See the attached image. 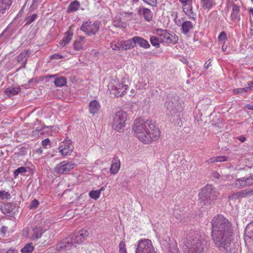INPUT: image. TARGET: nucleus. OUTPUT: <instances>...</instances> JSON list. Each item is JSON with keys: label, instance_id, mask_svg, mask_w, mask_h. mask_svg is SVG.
<instances>
[{"label": "nucleus", "instance_id": "f257e3e1", "mask_svg": "<svg viewBox=\"0 0 253 253\" xmlns=\"http://www.w3.org/2000/svg\"><path fill=\"white\" fill-rule=\"evenodd\" d=\"M211 223V240L215 246L220 251L231 253L233 236L232 223L221 214L214 216Z\"/></svg>", "mask_w": 253, "mask_h": 253}, {"label": "nucleus", "instance_id": "f03ea898", "mask_svg": "<svg viewBox=\"0 0 253 253\" xmlns=\"http://www.w3.org/2000/svg\"><path fill=\"white\" fill-rule=\"evenodd\" d=\"M184 253H206L207 247L206 241L197 232L192 231L187 239Z\"/></svg>", "mask_w": 253, "mask_h": 253}, {"label": "nucleus", "instance_id": "7ed1b4c3", "mask_svg": "<svg viewBox=\"0 0 253 253\" xmlns=\"http://www.w3.org/2000/svg\"><path fill=\"white\" fill-rule=\"evenodd\" d=\"M135 135L143 143L150 144L159 139L161 131L159 127H133Z\"/></svg>", "mask_w": 253, "mask_h": 253}, {"label": "nucleus", "instance_id": "20e7f679", "mask_svg": "<svg viewBox=\"0 0 253 253\" xmlns=\"http://www.w3.org/2000/svg\"><path fill=\"white\" fill-rule=\"evenodd\" d=\"M218 193L211 185H206L199 194L200 203L203 205H211L216 199Z\"/></svg>", "mask_w": 253, "mask_h": 253}, {"label": "nucleus", "instance_id": "39448f33", "mask_svg": "<svg viewBox=\"0 0 253 253\" xmlns=\"http://www.w3.org/2000/svg\"><path fill=\"white\" fill-rule=\"evenodd\" d=\"M136 253H155L151 241L147 239L138 241Z\"/></svg>", "mask_w": 253, "mask_h": 253}, {"label": "nucleus", "instance_id": "423d86ee", "mask_svg": "<svg viewBox=\"0 0 253 253\" xmlns=\"http://www.w3.org/2000/svg\"><path fill=\"white\" fill-rule=\"evenodd\" d=\"M73 240L74 238L72 236L63 239L56 245V250L60 253H64L70 250L73 247H75Z\"/></svg>", "mask_w": 253, "mask_h": 253}, {"label": "nucleus", "instance_id": "0eeeda50", "mask_svg": "<svg viewBox=\"0 0 253 253\" xmlns=\"http://www.w3.org/2000/svg\"><path fill=\"white\" fill-rule=\"evenodd\" d=\"M74 167L75 164L73 162L64 161L56 165L54 171L58 174H67Z\"/></svg>", "mask_w": 253, "mask_h": 253}, {"label": "nucleus", "instance_id": "6e6552de", "mask_svg": "<svg viewBox=\"0 0 253 253\" xmlns=\"http://www.w3.org/2000/svg\"><path fill=\"white\" fill-rule=\"evenodd\" d=\"M100 24L98 22L91 24L90 22H84L81 27V30L85 33L88 36L95 34L98 31Z\"/></svg>", "mask_w": 253, "mask_h": 253}, {"label": "nucleus", "instance_id": "1a4fd4ad", "mask_svg": "<svg viewBox=\"0 0 253 253\" xmlns=\"http://www.w3.org/2000/svg\"><path fill=\"white\" fill-rule=\"evenodd\" d=\"M127 115L123 111H118L114 116L112 126H125L126 125Z\"/></svg>", "mask_w": 253, "mask_h": 253}, {"label": "nucleus", "instance_id": "9d476101", "mask_svg": "<svg viewBox=\"0 0 253 253\" xmlns=\"http://www.w3.org/2000/svg\"><path fill=\"white\" fill-rule=\"evenodd\" d=\"M127 85L124 84L123 83H119L116 85H108V89L110 90L111 93L114 94L115 96L119 97L124 95L127 88Z\"/></svg>", "mask_w": 253, "mask_h": 253}, {"label": "nucleus", "instance_id": "9b49d317", "mask_svg": "<svg viewBox=\"0 0 253 253\" xmlns=\"http://www.w3.org/2000/svg\"><path fill=\"white\" fill-rule=\"evenodd\" d=\"M73 149L72 141L68 139H65L59 147V151L63 156L70 155Z\"/></svg>", "mask_w": 253, "mask_h": 253}, {"label": "nucleus", "instance_id": "f8f14e48", "mask_svg": "<svg viewBox=\"0 0 253 253\" xmlns=\"http://www.w3.org/2000/svg\"><path fill=\"white\" fill-rule=\"evenodd\" d=\"M15 204L13 203H9L2 205L0 210L1 212L3 214L12 217L15 214Z\"/></svg>", "mask_w": 253, "mask_h": 253}, {"label": "nucleus", "instance_id": "ddd939ff", "mask_svg": "<svg viewBox=\"0 0 253 253\" xmlns=\"http://www.w3.org/2000/svg\"><path fill=\"white\" fill-rule=\"evenodd\" d=\"M157 35L159 36L160 39L162 40V42L171 43L172 42L173 36L165 30H157Z\"/></svg>", "mask_w": 253, "mask_h": 253}, {"label": "nucleus", "instance_id": "4468645a", "mask_svg": "<svg viewBox=\"0 0 253 253\" xmlns=\"http://www.w3.org/2000/svg\"><path fill=\"white\" fill-rule=\"evenodd\" d=\"M88 236V232L86 230H82L80 231L74 238L73 243L75 247L76 245L81 244Z\"/></svg>", "mask_w": 253, "mask_h": 253}, {"label": "nucleus", "instance_id": "2eb2a0df", "mask_svg": "<svg viewBox=\"0 0 253 253\" xmlns=\"http://www.w3.org/2000/svg\"><path fill=\"white\" fill-rule=\"evenodd\" d=\"M182 4V9L185 14L189 18L195 20L196 18V14L193 11L192 3H184Z\"/></svg>", "mask_w": 253, "mask_h": 253}, {"label": "nucleus", "instance_id": "dca6fc26", "mask_svg": "<svg viewBox=\"0 0 253 253\" xmlns=\"http://www.w3.org/2000/svg\"><path fill=\"white\" fill-rule=\"evenodd\" d=\"M194 25L192 22L184 21L181 24V31L185 35H187L193 29Z\"/></svg>", "mask_w": 253, "mask_h": 253}, {"label": "nucleus", "instance_id": "f3484780", "mask_svg": "<svg viewBox=\"0 0 253 253\" xmlns=\"http://www.w3.org/2000/svg\"><path fill=\"white\" fill-rule=\"evenodd\" d=\"M112 163L110 168V173L111 174H117L120 169V162L118 157L115 156L113 158Z\"/></svg>", "mask_w": 253, "mask_h": 253}, {"label": "nucleus", "instance_id": "a211bd4d", "mask_svg": "<svg viewBox=\"0 0 253 253\" xmlns=\"http://www.w3.org/2000/svg\"><path fill=\"white\" fill-rule=\"evenodd\" d=\"M12 3V0H0V14H4Z\"/></svg>", "mask_w": 253, "mask_h": 253}, {"label": "nucleus", "instance_id": "6ab92c4d", "mask_svg": "<svg viewBox=\"0 0 253 253\" xmlns=\"http://www.w3.org/2000/svg\"><path fill=\"white\" fill-rule=\"evenodd\" d=\"M44 232L45 230L41 227H37L33 228V233L31 237V240L34 241L35 240L40 239Z\"/></svg>", "mask_w": 253, "mask_h": 253}, {"label": "nucleus", "instance_id": "aec40b11", "mask_svg": "<svg viewBox=\"0 0 253 253\" xmlns=\"http://www.w3.org/2000/svg\"><path fill=\"white\" fill-rule=\"evenodd\" d=\"M88 107L89 113L92 115H94L98 113L100 108L99 102L96 100L90 102Z\"/></svg>", "mask_w": 253, "mask_h": 253}, {"label": "nucleus", "instance_id": "412c9836", "mask_svg": "<svg viewBox=\"0 0 253 253\" xmlns=\"http://www.w3.org/2000/svg\"><path fill=\"white\" fill-rule=\"evenodd\" d=\"M133 40L134 42L135 46L137 43L140 47H142L145 49L148 48L150 46L148 41L140 37H134Z\"/></svg>", "mask_w": 253, "mask_h": 253}, {"label": "nucleus", "instance_id": "4be33fe9", "mask_svg": "<svg viewBox=\"0 0 253 253\" xmlns=\"http://www.w3.org/2000/svg\"><path fill=\"white\" fill-rule=\"evenodd\" d=\"M151 121L147 120L145 121L141 118L135 119L134 122V126H150Z\"/></svg>", "mask_w": 253, "mask_h": 253}, {"label": "nucleus", "instance_id": "5701e85b", "mask_svg": "<svg viewBox=\"0 0 253 253\" xmlns=\"http://www.w3.org/2000/svg\"><path fill=\"white\" fill-rule=\"evenodd\" d=\"M84 43L85 38L81 37L78 39L74 41L73 43L74 48L75 50L79 51L83 48V45Z\"/></svg>", "mask_w": 253, "mask_h": 253}, {"label": "nucleus", "instance_id": "b1692460", "mask_svg": "<svg viewBox=\"0 0 253 253\" xmlns=\"http://www.w3.org/2000/svg\"><path fill=\"white\" fill-rule=\"evenodd\" d=\"M20 91V88L17 87H9L5 89L4 93L9 97L17 95Z\"/></svg>", "mask_w": 253, "mask_h": 253}, {"label": "nucleus", "instance_id": "393cba45", "mask_svg": "<svg viewBox=\"0 0 253 253\" xmlns=\"http://www.w3.org/2000/svg\"><path fill=\"white\" fill-rule=\"evenodd\" d=\"M253 87V81L250 82L248 83V86L244 88H235L233 90V92L234 94L239 93H242L243 92H247L250 90L252 89Z\"/></svg>", "mask_w": 253, "mask_h": 253}, {"label": "nucleus", "instance_id": "a878e982", "mask_svg": "<svg viewBox=\"0 0 253 253\" xmlns=\"http://www.w3.org/2000/svg\"><path fill=\"white\" fill-rule=\"evenodd\" d=\"M246 192H245V190L239 191L229 195L228 196V198L229 200H235L240 198H244L246 197Z\"/></svg>", "mask_w": 253, "mask_h": 253}, {"label": "nucleus", "instance_id": "bb28decb", "mask_svg": "<svg viewBox=\"0 0 253 253\" xmlns=\"http://www.w3.org/2000/svg\"><path fill=\"white\" fill-rule=\"evenodd\" d=\"M28 52L29 50H25L17 56V61L24 66L25 65V64L27 62V60L29 56Z\"/></svg>", "mask_w": 253, "mask_h": 253}, {"label": "nucleus", "instance_id": "cd10ccee", "mask_svg": "<svg viewBox=\"0 0 253 253\" xmlns=\"http://www.w3.org/2000/svg\"><path fill=\"white\" fill-rule=\"evenodd\" d=\"M122 50L130 49L135 46L133 38L125 41H122Z\"/></svg>", "mask_w": 253, "mask_h": 253}, {"label": "nucleus", "instance_id": "c85d7f7f", "mask_svg": "<svg viewBox=\"0 0 253 253\" xmlns=\"http://www.w3.org/2000/svg\"><path fill=\"white\" fill-rule=\"evenodd\" d=\"M80 7V3L79 1L75 0L71 2L67 8V11L68 13L73 12L78 10Z\"/></svg>", "mask_w": 253, "mask_h": 253}, {"label": "nucleus", "instance_id": "c756f323", "mask_svg": "<svg viewBox=\"0 0 253 253\" xmlns=\"http://www.w3.org/2000/svg\"><path fill=\"white\" fill-rule=\"evenodd\" d=\"M166 253H180L176 243L171 242L169 243V247L166 249Z\"/></svg>", "mask_w": 253, "mask_h": 253}, {"label": "nucleus", "instance_id": "7c9ffc66", "mask_svg": "<svg viewBox=\"0 0 253 253\" xmlns=\"http://www.w3.org/2000/svg\"><path fill=\"white\" fill-rule=\"evenodd\" d=\"M232 10L231 13V18L234 21L239 19V7L234 3L232 4Z\"/></svg>", "mask_w": 253, "mask_h": 253}, {"label": "nucleus", "instance_id": "2f4dec72", "mask_svg": "<svg viewBox=\"0 0 253 253\" xmlns=\"http://www.w3.org/2000/svg\"><path fill=\"white\" fill-rule=\"evenodd\" d=\"M165 105L168 110H169L170 112L172 111L173 114L176 113L177 107H179L176 103L169 100L165 103Z\"/></svg>", "mask_w": 253, "mask_h": 253}, {"label": "nucleus", "instance_id": "473e14b6", "mask_svg": "<svg viewBox=\"0 0 253 253\" xmlns=\"http://www.w3.org/2000/svg\"><path fill=\"white\" fill-rule=\"evenodd\" d=\"M141 10L145 20L151 21L153 19V13L151 11L147 8H143Z\"/></svg>", "mask_w": 253, "mask_h": 253}, {"label": "nucleus", "instance_id": "72a5a7b5", "mask_svg": "<svg viewBox=\"0 0 253 253\" xmlns=\"http://www.w3.org/2000/svg\"><path fill=\"white\" fill-rule=\"evenodd\" d=\"M235 186L238 188L248 187L246 177L237 179L235 182Z\"/></svg>", "mask_w": 253, "mask_h": 253}, {"label": "nucleus", "instance_id": "f704fd0d", "mask_svg": "<svg viewBox=\"0 0 253 253\" xmlns=\"http://www.w3.org/2000/svg\"><path fill=\"white\" fill-rule=\"evenodd\" d=\"M201 4L204 9H210L215 4V3L214 0H201Z\"/></svg>", "mask_w": 253, "mask_h": 253}, {"label": "nucleus", "instance_id": "c9c22d12", "mask_svg": "<svg viewBox=\"0 0 253 253\" xmlns=\"http://www.w3.org/2000/svg\"><path fill=\"white\" fill-rule=\"evenodd\" d=\"M73 34L70 32L66 33V36L64 37L60 42V45L62 46H64L68 44L72 39Z\"/></svg>", "mask_w": 253, "mask_h": 253}, {"label": "nucleus", "instance_id": "e433bc0d", "mask_svg": "<svg viewBox=\"0 0 253 253\" xmlns=\"http://www.w3.org/2000/svg\"><path fill=\"white\" fill-rule=\"evenodd\" d=\"M54 83L56 86L62 87L66 84L67 80L65 78L61 77L55 79Z\"/></svg>", "mask_w": 253, "mask_h": 253}, {"label": "nucleus", "instance_id": "4c0bfd02", "mask_svg": "<svg viewBox=\"0 0 253 253\" xmlns=\"http://www.w3.org/2000/svg\"><path fill=\"white\" fill-rule=\"evenodd\" d=\"M150 42L154 46L159 47L160 46V43L162 42V40L160 39L159 36L157 35V36L151 37Z\"/></svg>", "mask_w": 253, "mask_h": 253}, {"label": "nucleus", "instance_id": "58836bf2", "mask_svg": "<svg viewBox=\"0 0 253 253\" xmlns=\"http://www.w3.org/2000/svg\"><path fill=\"white\" fill-rule=\"evenodd\" d=\"M110 46L113 50H122V41H113L111 44Z\"/></svg>", "mask_w": 253, "mask_h": 253}, {"label": "nucleus", "instance_id": "ea45409f", "mask_svg": "<svg viewBox=\"0 0 253 253\" xmlns=\"http://www.w3.org/2000/svg\"><path fill=\"white\" fill-rule=\"evenodd\" d=\"M245 233L250 239H253V223L247 225L245 229Z\"/></svg>", "mask_w": 253, "mask_h": 253}, {"label": "nucleus", "instance_id": "a19ab883", "mask_svg": "<svg viewBox=\"0 0 253 253\" xmlns=\"http://www.w3.org/2000/svg\"><path fill=\"white\" fill-rule=\"evenodd\" d=\"M34 246L32 243L26 244L21 250L22 253H30L34 250Z\"/></svg>", "mask_w": 253, "mask_h": 253}, {"label": "nucleus", "instance_id": "79ce46f5", "mask_svg": "<svg viewBox=\"0 0 253 253\" xmlns=\"http://www.w3.org/2000/svg\"><path fill=\"white\" fill-rule=\"evenodd\" d=\"M113 25L115 27H121L123 28L126 27V23L122 21L119 17L115 18L113 21Z\"/></svg>", "mask_w": 253, "mask_h": 253}, {"label": "nucleus", "instance_id": "37998d69", "mask_svg": "<svg viewBox=\"0 0 253 253\" xmlns=\"http://www.w3.org/2000/svg\"><path fill=\"white\" fill-rule=\"evenodd\" d=\"M89 196L91 199L97 200L100 196V192L99 190H92L89 192Z\"/></svg>", "mask_w": 253, "mask_h": 253}, {"label": "nucleus", "instance_id": "c03bdc74", "mask_svg": "<svg viewBox=\"0 0 253 253\" xmlns=\"http://www.w3.org/2000/svg\"><path fill=\"white\" fill-rule=\"evenodd\" d=\"M27 172V169L25 167H21L17 169H16L14 172V178H16L19 174H23Z\"/></svg>", "mask_w": 253, "mask_h": 253}, {"label": "nucleus", "instance_id": "a18cd8bd", "mask_svg": "<svg viewBox=\"0 0 253 253\" xmlns=\"http://www.w3.org/2000/svg\"><path fill=\"white\" fill-rule=\"evenodd\" d=\"M11 197V196L9 192H6L4 190L0 191V199L2 200L4 199H9Z\"/></svg>", "mask_w": 253, "mask_h": 253}, {"label": "nucleus", "instance_id": "49530a36", "mask_svg": "<svg viewBox=\"0 0 253 253\" xmlns=\"http://www.w3.org/2000/svg\"><path fill=\"white\" fill-rule=\"evenodd\" d=\"M38 15L36 14H33L32 15L29 16L26 18L27 21L26 24L29 25L34 21L37 19Z\"/></svg>", "mask_w": 253, "mask_h": 253}, {"label": "nucleus", "instance_id": "de8ad7c7", "mask_svg": "<svg viewBox=\"0 0 253 253\" xmlns=\"http://www.w3.org/2000/svg\"><path fill=\"white\" fill-rule=\"evenodd\" d=\"M126 245L124 242L121 241L119 244V252L120 253H127L126 250L125 248Z\"/></svg>", "mask_w": 253, "mask_h": 253}, {"label": "nucleus", "instance_id": "09e8293b", "mask_svg": "<svg viewBox=\"0 0 253 253\" xmlns=\"http://www.w3.org/2000/svg\"><path fill=\"white\" fill-rule=\"evenodd\" d=\"M39 202L37 200L34 199L31 202L29 206V208L30 209H36L39 206Z\"/></svg>", "mask_w": 253, "mask_h": 253}, {"label": "nucleus", "instance_id": "8fccbe9b", "mask_svg": "<svg viewBox=\"0 0 253 253\" xmlns=\"http://www.w3.org/2000/svg\"><path fill=\"white\" fill-rule=\"evenodd\" d=\"M145 3L151 5L153 7L156 6L157 3V0H142Z\"/></svg>", "mask_w": 253, "mask_h": 253}, {"label": "nucleus", "instance_id": "3c124183", "mask_svg": "<svg viewBox=\"0 0 253 253\" xmlns=\"http://www.w3.org/2000/svg\"><path fill=\"white\" fill-rule=\"evenodd\" d=\"M229 160V158L225 156H217V162H226Z\"/></svg>", "mask_w": 253, "mask_h": 253}, {"label": "nucleus", "instance_id": "603ef678", "mask_svg": "<svg viewBox=\"0 0 253 253\" xmlns=\"http://www.w3.org/2000/svg\"><path fill=\"white\" fill-rule=\"evenodd\" d=\"M247 186H250L253 184V175H251L249 177H246Z\"/></svg>", "mask_w": 253, "mask_h": 253}, {"label": "nucleus", "instance_id": "864d4df0", "mask_svg": "<svg viewBox=\"0 0 253 253\" xmlns=\"http://www.w3.org/2000/svg\"><path fill=\"white\" fill-rule=\"evenodd\" d=\"M218 38V40L219 41H224L226 38V35L225 32H221L220 34H219Z\"/></svg>", "mask_w": 253, "mask_h": 253}, {"label": "nucleus", "instance_id": "5fc2aeb1", "mask_svg": "<svg viewBox=\"0 0 253 253\" xmlns=\"http://www.w3.org/2000/svg\"><path fill=\"white\" fill-rule=\"evenodd\" d=\"M208 164H212L217 162V157H212L206 161Z\"/></svg>", "mask_w": 253, "mask_h": 253}, {"label": "nucleus", "instance_id": "6e6d98bb", "mask_svg": "<svg viewBox=\"0 0 253 253\" xmlns=\"http://www.w3.org/2000/svg\"><path fill=\"white\" fill-rule=\"evenodd\" d=\"M49 143H50V140L48 138L44 139L42 142V145L44 148H46V146L47 145H48Z\"/></svg>", "mask_w": 253, "mask_h": 253}, {"label": "nucleus", "instance_id": "4d7b16f0", "mask_svg": "<svg viewBox=\"0 0 253 253\" xmlns=\"http://www.w3.org/2000/svg\"><path fill=\"white\" fill-rule=\"evenodd\" d=\"M50 58L51 59H58L62 58L63 56L59 55V54H54L51 55Z\"/></svg>", "mask_w": 253, "mask_h": 253}, {"label": "nucleus", "instance_id": "13d9d810", "mask_svg": "<svg viewBox=\"0 0 253 253\" xmlns=\"http://www.w3.org/2000/svg\"><path fill=\"white\" fill-rule=\"evenodd\" d=\"M245 192H246V197L247 196H251L253 195V189H251V190L245 189Z\"/></svg>", "mask_w": 253, "mask_h": 253}, {"label": "nucleus", "instance_id": "bf43d9fd", "mask_svg": "<svg viewBox=\"0 0 253 253\" xmlns=\"http://www.w3.org/2000/svg\"><path fill=\"white\" fill-rule=\"evenodd\" d=\"M17 154L19 156H24L26 154V152L25 150L22 149L21 150H19V151L17 153Z\"/></svg>", "mask_w": 253, "mask_h": 253}, {"label": "nucleus", "instance_id": "052dcab7", "mask_svg": "<svg viewBox=\"0 0 253 253\" xmlns=\"http://www.w3.org/2000/svg\"><path fill=\"white\" fill-rule=\"evenodd\" d=\"M237 139L240 141L241 142L245 141L246 138L244 135H241L237 137Z\"/></svg>", "mask_w": 253, "mask_h": 253}, {"label": "nucleus", "instance_id": "680f3d73", "mask_svg": "<svg viewBox=\"0 0 253 253\" xmlns=\"http://www.w3.org/2000/svg\"><path fill=\"white\" fill-rule=\"evenodd\" d=\"M7 230V228L6 227H5L4 226H2L0 229V231L1 233H5Z\"/></svg>", "mask_w": 253, "mask_h": 253}, {"label": "nucleus", "instance_id": "e2e57ef3", "mask_svg": "<svg viewBox=\"0 0 253 253\" xmlns=\"http://www.w3.org/2000/svg\"><path fill=\"white\" fill-rule=\"evenodd\" d=\"M193 0H179V1L182 3H192Z\"/></svg>", "mask_w": 253, "mask_h": 253}, {"label": "nucleus", "instance_id": "0e129e2a", "mask_svg": "<svg viewBox=\"0 0 253 253\" xmlns=\"http://www.w3.org/2000/svg\"><path fill=\"white\" fill-rule=\"evenodd\" d=\"M245 107L248 108L249 110H253V104H247L245 106Z\"/></svg>", "mask_w": 253, "mask_h": 253}, {"label": "nucleus", "instance_id": "69168bd1", "mask_svg": "<svg viewBox=\"0 0 253 253\" xmlns=\"http://www.w3.org/2000/svg\"><path fill=\"white\" fill-rule=\"evenodd\" d=\"M210 66H211V62H210L209 63H208L207 62L205 64V68L206 69H208Z\"/></svg>", "mask_w": 253, "mask_h": 253}, {"label": "nucleus", "instance_id": "338daca9", "mask_svg": "<svg viewBox=\"0 0 253 253\" xmlns=\"http://www.w3.org/2000/svg\"><path fill=\"white\" fill-rule=\"evenodd\" d=\"M213 122H215L216 121H217V125H219V124H220L219 123V122H220V120H219V119H218V118H215L214 119V120H213Z\"/></svg>", "mask_w": 253, "mask_h": 253}, {"label": "nucleus", "instance_id": "774afa93", "mask_svg": "<svg viewBox=\"0 0 253 253\" xmlns=\"http://www.w3.org/2000/svg\"><path fill=\"white\" fill-rule=\"evenodd\" d=\"M116 130H118V131L119 132H121L122 131V127H116V128L115 129Z\"/></svg>", "mask_w": 253, "mask_h": 253}]
</instances>
